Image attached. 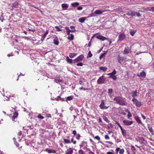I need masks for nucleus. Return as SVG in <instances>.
Instances as JSON below:
<instances>
[{
	"label": "nucleus",
	"mask_w": 154,
	"mask_h": 154,
	"mask_svg": "<svg viewBox=\"0 0 154 154\" xmlns=\"http://www.w3.org/2000/svg\"><path fill=\"white\" fill-rule=\"evenodd\" d=\"M106 78L104 76L100 77L97 80V83L99 84H102L105 83Z\"/></svg>",
	"instance_id": "f257e3e1"
},
{
	"label": "nucleus",
	"mask_w": 154,
	"mask_h": 154,
	"mask_svg": "<svg viewBox=\"0 0 154 154\" xmlns=\"http://www.w3.org/2000/svg\"><path fill=\"white\" fill-rule=\"evenodd\" d=\"M105 103L103 100H101V103L99 105L100 108L102 109H107L109 107V106L105 105Z\"/></svg>",
	"instance_id": "f03ea898"
},
{
	"label": "nucleus",
	"mask_w": 154,
	"mask_h": 154,
	"mask_svg": "<svg viewBox=\"0 0 154 154\" xmlns=\"http://www.w3.org/2000/svg\"><path fill=\"white\" fill-rule=\"evenodd\" d=\"M134 104L137 107H140L141 105V103L137 99L134 98L132 100Z\"/></svg>",
	"instance_id": "7ed1b4c3"
},
{
	"label": "nucleus",
	"mask_w": 154,
	"mask_h": 154,
	"mask_svg": "<svg viewBox=\"0 0 154 154\" xmlns=\"http://www.w3.org/2000/svg\"><path fill=\"white\" fill-rule=\"evenodd\" d=\"M87 146V142L84 141H83L81 142V143L79 145L80 148H83L84 149L86 148Z\"/></svg>",
	"instance_id": "20e7f679"
},
{
	"label": "nucleus",
	"mask_w": 154,
	"mask_h": 154,
	"mask_svg": "<svg viewBox=\"0 0 154 154\" xmlns=\"http://www.w3.org/2000/svg\"><path fill=\"white\" fill-rule=\"evenodd\" d=\"M126 103L125 99L121 97L118 104L124 106L126 105Z\"/></svg>",
	"instance_id": "39448f33"
},
{
	"label": "nucleus",
	"mask_w": 154,
	"mask_h": 154,
	"mask_svg": "<svg viewBox=\"0 0 154 154\" xmlns=\"http://www.w3.org/2000/svg\"><path fill=\"white\" fill-rule=\"evenodd\" d=\"M123 122L124 124V125L126 126L130 125L133 123L132 121L125 120H123Z\"/></svg>",
	"instance_id": "423d86ee"
},
{
	"label": "nucleus",
	"mask_w": 154,
	"mask_h": 154,
	"mask_svg": "<svg viewBox=\"0 0 154 154\" xmlns=\"http://www.w3.org/2000/svg\"><path fill=\"white\" fill-rule=\"evenodd\" d=\"M136 15L138 17L141 16L140 14L139 13L136 12L131 10L130 16H134Z\"/></svg>",
	"instance_id": "0eeeda50"
},
{
	"label": "nucleus",
	"mask_w": 154,
	"mask_h": 154,
	"mask_svg": "<svg viewBox=\"0 0 154 154\" xmlns=\"http://www.w3.org/2000/svg\"><path fill=\"white\" fill-rule=\"evenodd\" d=\"M126 36L124 33H121L119 36V40L120 41L123 40L125 38Z\"/></svg>",
	"instance_id": "6e6552de"
},
{
	"label": "nucleus",
	"mask_w": 154,
	"mask_h": 154,
	"mask_svg": "<svg viewBox=\"0 0 154 154\" xmlns=\"http://www.w3.org/2000/svg\"><path fill=\"white\" fill-rule=\"evenodd\" d=\"M131 52V49L128 47L126 48H125L123 51V54H127Z\"/></svg>",
	"instance_id": "1a4fd4ad"
},
{
	"label": "nucleus",
	"mask_w": 154,
	"mask_h": 154,
	"mask_svg": "<svg viewBox=\"0 0 154 154\" xmlns=\"http://www.w3.org/2000/svg\"><path fill=\"white\" fill-rule=\"evenodd\" d=\"M84 57V55L83 54L79 55L74 60L76 61V62H79L83 59Z\"/></svg>",
	"instance_id": "9d476101"
},
{
	"label": "nucleus",
	"mask_w": 154,
	"mask_h": 154,
	"mask_svg": "<svg viewBox=\"0 0 154 154\" xmlns=\"http://www.w3.org/2000/svg\"><path fill=\"white\" fill-rule=\"evenodd\" d=\"M105 12V10H97L94 11V13L96 14L99 15Z\"/></svg>",
	"instance_id": "9b49d317"
},
{
	"label": "nucleus",
	"mask_w": 154,
	"mask_h": 154,
	"mask_svg": "<svg viewBox=\"0 0 154 154\" xmlns=\"http://www.w3.org/2000/svg\"><path fill=\"white\" fill-rule=\"evenodd\" d=\"M65 29L67 31V35H69V33L70 32H74L75 31V29L72 30H70L69 27H66Z\"/></svg>",
	"instance_id": "f8f14e48"
},
{
	"label": "nucleus",
	"mask_w": 154,
	"mask_h": 154,
	"mask_svg": "<svg viewBox=\"0 0 154 154\" xmlns=\"http://www.w3.org/2000/svg\"><path fill=\"white\" fill-rule=\"evenodd\" d=\"M96 37L97 38L102 41L107 39V38H106L101 35L97 36Z\"/></svg>",
	"instance_id": "ddd939ff"
},
{
	"label": "nucleus",
	"mask_w": 154,
	"mask_h": 154,
	"mask_svg": "<svg viewBox=\"0 0 154 154\" xmlns=\"http://www.w3.org/2000/svg\"><path fill=\"white\" fill-rule=\"evenodd\" d=\"M45 151L49 153H54L56 152V151L55 150L53 149H50L48 148L46 149Z\"/></svg>",
	"instance_id": "4468645a"
},
{
	"label": "nucleus",
	"mask_w": 154,
	"mask_h": 154,
	"mask_svg": "<svg viewBox=\"0 0 154 154\" xmlns=\"http://www.w3.org/2000/svg\"><path fill=\"white\" fill-rule=\"evenodd\" d=\"M117 59L118 62L120 63L122 62L124 60V58L123 57H120L119 55L117 57Z\"/></svg>",
	"instance_id": "2eb2a0df"
},
{
	"label": "nucleus",
	"mask_w": 154,
	"mask_h": 154,
	"mask_svg": "<svg viewBox=\"0 0 154 154\" xmlns=\"http://www.w3.org/2000/svg\"><path fill=\"white\" fill-rule=\"evenodd\" d=\"M132 96L134 98L137 96V91H132L131 92Z\"/></svg>",
	"instance_id": "dca6fc26"
},
{
	"label": "nucleus",
	"mask_w": 154,
	"mask_h": 154,
	"mask_svg": "<svg viewBox=\"0 0 154 154\" xmlns=\"http://www.w3.org/2000/svg\"><path fill=\"white\" fill-rule=\"evenodd\" d=\"M18 113L17 112H15L14 113V115L12 117V121H14L15 119L17 118L18 116Z\"/></svg>",
	"instance_id": "f3484780"
},
{
	"label": "nucleus",
	"mask_w": 154,
	"mask_h": 154,
	"mask_svg": "<svg viewBox=\"0 0 154 154\" xmlns=\"http://www.w3.org/2000/svg\"><path fill=\"white\" fill-rule=\"evenodd\" d=\"M48 30H47L45 33L44 34V35H43L41 38V40L42 41H43L44 40L45 37H46V35L48 34Z\"/></svg>",
	"instance_id": "a211bd4d"
},
{
	"label": "nucleus",
	"mask_w": 154,
	"mask_h": 154,
	"mask_svg": "<svg viewBox=\"0 0 154 154\" xmlns=\"http://www.w3.org/2000/svg\"><path fill=\"white\" fill-rule=\"evenodd\" d=\"M116 73V72L115 69H114L112 72L107 74L108 75H110L109 76H113Z\"/></svg>",
	"instance_id": "6ab92c4d"
},
{
	"label": "nucleus",
	"mask_w": 154,
	"mask_h": 154,
	"mask_svg": "<svg viewBox=\"0 0 154 154\" xmlns=\"http://www.w3.org/2000/svg\"><path fill=\"white\" fill-rule=\"evenodd\" d=\"M146 73L145 72H144V71H143V72H141L140 73V75L138 74L137 75L139 77L140 76L143 77H145L146 76Z\"/></svg>",
	"instance_id": "aec40b11"
},
{
	"label": "nucleus",
	"mask_w": 154,
	"mask_h": 154,
	"mask_svg": "<svg viewBox=\"0 0 154 154\" xmlns=\"http://www.w3.org/2000/svg\"><path fill=\"white\" fill-rule=\"evenodd\" d=\"M148 128L149 131L152 134H153V129L152 127L149 125V124L148 125Z\"/></svg>",
	"instance_id": "412c9836"
},
{
	"label": "nucleus",
	"mask_w": 154,
	"mask_h": 154,
	"mask_svg": "<svg viewBox=\"0 0 154 154\" xmlns=\"http://www.w3.org/2000/svg\"><path fill=\"white\" fill-rule=\"evenodd\" d=\"M62 7L65 10L69 7V5L67 4H63L61 5Z\"/></svg>",
	"instance_id": "4be33fe9"
},
{
	"label": "nucleus",
	"mask_w": 154,
	"mask_h": 154,
	"mask_svg": "<svg viewBox=\"0 0 154 154\" xmlns=\"http://www.w3.org/2000/svg\"><path fill=\"white\" fill-rule=\"evenodd\" d=\"M86 19V18L85 17H82L79 19V21L81 23H83Z\"/></svg>",
	"instance_id": "5701e85b"
},
{
	"label": "nucleus",
	"mask_w": 154,
	"mask_h": 154,
	"mask_svg": "<svg viewBox=\"0 0 154 154\" xmlns=\"http://www.w3.org/2000/svg\"><path fill=\"white\" fill-rule=\"evenodd\" d=\"M54 43L56 45H57L59 44V42L57 38V37L55 38L54 39Z\"/></svg>",
	"instance_id": "b1692460"
},
{
	"label": "nucleus",
	"mask_w": 154,
	"mask_h": 154,
	"mask_svg": "<svg viewBox=\"0 0 154 154\" xmlns=\"http://www.w3.org/2000/svg\"><path fill=\"white\" fill-rule=\"evenodd\" d=\"M135 119L136 121L138 124H142V122L140 120L139 117L137 116H136L135 117Z\"/></svg>",
	"instance_id": "393cba45"
},
{
	"label": "nucleus",
	"mask_w": 154,
	"mask_h": 154,
	"mask_svg": "<svg viewBox=\"0 0 154 154\" xmlns=\"http://www.w3.org/2000/svg\"><path fill=\"white\" fill-rule=\"evenodd\" d=\"M121 97L119 96L117 97L114 99V100L115 101L116 103L118 104L119 101Z\"/></svg>",
	"instance_id": "a878e982"
},
{
	"label": "nucleus",
	"mask_w": 154,
	"mask_h": 154,
	"mask_svg": "<svg viewBox=\"0 0 154 154\" xmlns=\"http://www.w3.org/2000/svg\"><path fill=\"white\" fill-rule=\"evenodd\" d=\"M13 7L15 8H17L18 7V3L15 2L12 4Z\"/></svg>",
	"instance_id": "bb28decb"
},
{
	"label": "nucleus",
	"mask_w": 154,
	"mask_h": 154,
	"mask_svg": "<svg viewBox=\"0 0 154 154\" xmlns=\"http://www.w3.org/2000/svg\"><path fill=\"white\" fill-rule=\"evenodd\" d=\"M73 153V151L72 149H70L67 150V152H66L65 154H72Z\"/></svg>",
	"instance_id": "cd10ccee"
},
{
	"label": "nucleus",
	"mask_w": 154,
	"mask_h": 154,
	"mask_svg": "<svg viewBox=\"0 0 154 154\" xmlns=\"http://www.w3.org/2000/svg\"><path fill=\"white\" fill-rule=\"evenodd\" d=\"M76 54L72 53L69 54V56L70 57L72 58L76 56Z\"/></svg>",
	"instance_id": "c85d7f7f"
},
{
	"label": "nucleus",
	"mask_w": 154,
	"mask_h": 154,
	"mask_svg": "<svg viewBox=\"0 0 154 154\" xmlns=\"http://www.w3.org/2000/svg\"><path fill=\"white\" fill-rule=\"evenodd\" d=\"M99 69L100 70H102L103 72H105L107 69V68L105 67H100Z\"/></svg>",
	"instance_id": "c756f323"
},
{
	"label": "nucleus",
	"mask_w": 154,
	"mask_h": 154,
	"mask_svg": "<svg viewBox=\"0 0 154 154\" xmlns=\"http://www.w3.org/2000/svg\"><path fill=\"white\" fill-rule=\"evenodd\" d=\"M71 5L73 7H76V6H78L79 3L78 2H76L72 3L71 4Z\"/></svg>",
	"instance_id": "7c9ffc66"
},
{
	"label": "nucleus",
	"mask_w": 154,
	"mask_h": 154,
	"mask_svg": "<svg viewBox=\"0 0 154 154\" xmlns=\"http://www.w3.org/2000/svg\"><path fill=\"white\" fill-rule=\"evenodd\" d=\"M66 60L67 61V62L69 63H72V60L71 59H70L67 56L66 57Z\"/></svg>",
	"instance_id": "2f4dec72"
},
{
	"label": "nucleus",
	"mask_w": 154,
	"mask_h": 154,
	"mask_svg": "<svg viewBox=\"0 0 154 154\" xmlns=\"http://www.w3.org/2000/svg\"><path fill=\"white\" fill-rule=\"evenodd\" d=\"M137 31L135 30H133L130 32V34L132 36H133L134 34Z\"/></svg>",
	"instance_id": "473e14b6"
},
{
	"label": "nucleus",
	"mask_w": 154,
	"mask_h": 154,
	"mask_svg": "<svg viewBox=\"0 0 154 154\" xmlns=\"http://www.w3.org/2000/svg\"><path fill=\"white\" fill-rule=\"evenodd\" d=\"M73 96H70L69 97H68L66 98V101H67V100H72L73 98Z\"/></svg>",
	"instance_id": "72a5a7b5"
},
{
	"label": "nucleus",
	"mask_w": 154,
	"mask_h": 154,
	"mask_svg": "<svg viewBox=\"0 0 154 154\" xmlns=\"http://www.w3.org/2000/svg\"><path fill=\"white\" fill-rule=\"evenodd\" d=\"M121 130L122 135L124 136H125L126 134V130L123 129L122 128Z\"/></svg>",
	"instance_id": "f704fd0d"
},
{
	"label": "nucleus",
	"mask_w": 154,
	"mask_h": 154,
	"mask_svg": "<svg viewBox=\"0 0 154 154\" xmlns=\"http://www.w3.org/2000/svg\"><path fill=\"white\" fill-rule=\"evenodd\" d=\"M64 142L66 143H70V141L69 140L67 139H63Z\"/></svg>",
	"instance_id": "c9c22d12"
},
{
	"label": "nucleus",
	"mask_w": 154,
	"mask_h": 154,
	"mask_svg": "<svg viewBox=\"0 0 154 154\" xmlns=\"http://www.w3.org/2000/svg\"><path fill=\"white\" fill-rule=\"evenodd\" d=\"M57 99L58 100H60L62 101H66V100H65V99L64 98H61L60 96H58L57 97Z\"/></svg>",
	"instance_id": "e433bc0d"
},
{
	"label": "nucleus",
	"mask_w": 154,
	"mask_h": 154,
	"mask_svg": "<svg viewBox=\"0 0 154 154\" xmlns=\"http://www.w3.org/2000/svg\"><path fill=\"white\" fill-rule=\"evenodd\" d=\"M69 36H68V38L69 39L72 40L73 39L74 36L72 34H69Z\"/></svg>",
	"instance_id": "4c0bfd02"
},
{
	"label": "nucleus",
	"mask_w": 154,
	"mask_h": 154,
	"mask_svg": "<svg viewBox=\"0 0 154 154\" xmlns=\"http://www.w3.org/2000/svg\"><path fill=\"white\" fill-rule=\"evenodd\" d=\"M92 56V54H91V52L89 51L88 53L87 56V58L91 57Z\"/></svg>",
	"instance_id": "58836bf2"
},
{
	"label": "nucleus",
	"mask_w": 154,
	"mask_h": 154,
	"mask_svg": "<svg viewBox=\"0 0 154 154\" xmlns=\"http://www.w3.org/2000/svg\"><path fill=\"white\" fill-rule=\"evenodd\" d=\"M37 118L42 119H44V117L42 116L40 114H38Z\"/></svg>",
	"instance_id": "ea45409f"
},
{
	"label": "nucleus",
	"mask_w": 154,
	"mask_h": 154,
	"mask_svg": "<svg viewBox=\"0 0 154 154\" xmlns=\"http://www.w3.org/2000/svg\"><path fill=\"white\" fill-rule=\"evenodd\" d=\"M106 53L102 54L100 57V59H101L103 57H104L106 55Z\"/></svg>",
	"instance_id": "a19ab883"
},
{
	"label": "nucleus",
	"mask_w": 154,
	"mask_h": 154,
	"mask_svg": "<svg viewBox=\"0 0 154 154\" xmlns=\"http://www.w3.org/2000/svg\"><path fill=\"white\" fill-rule=\"evenodd\" d=\"M109 78H111L112 79L114 80H116L117 79V77L115 75H114L113 76H109Z\"/></svg>",
	"instance_id": "79ce46f5"
},
{
	"label": "nucleus",
	"mask_w": 154,
	"mask_h": 154,
	"mask_svg": "<svg viewBox=\"0 0 154 154\" xmlns=\"http://www.w3.org/2000/svg\"><path fill=\"white\" fill-rule=\"evenodd\" d=\"M103 119H104V121L106 122H109V120L108 119V118L106 116H104V117H103Z\"/></svg>",
	"instance_id": "37998d69"
},
{
	"label": "nucleus",
	"mask_w": 154,
	"mask_h": 154,
	"mask_svg": "<svg viewBox=\"0 0 154 154\" xmlns=\"http://www.w3.org/2000/svg\"><path fill=\"white\" fill-rule=\"evenodd\" d=\"M79 154H85V153L82 150L80 149L79 151Z\"/></svg>",
	"instance_id": "c03bdc74"
},
{
	"label": "nucleus",
	"mask_w": 154,
	"mask_h": 154,
	"mask_svg": "<svg viewBox=\"0 0 154 154\" xmlns=\"http://www.w3.org/2000/svg\"><path fill=\"white\" fill-rule=\"evenodd\" d=\"M113 90L112 89H108V94H111L112 93Z\"/></svg>",
	"instance_id": "a18cd8bd"
},
{
	"label": "nucleus",
	"mask_w": 154,
	"mask_h": 154,
	"mask_svg": "<svg viewBox=\"0 0 154 154\" xmlns=\"http://www.w3.org/2000/svg\"><path fill=\"white\" fill-rule=\"evenodd\" d=\"M124 152V150L123 149H120L119 151V153L120 154H123Z\"/></svg>",
	"instance_id": "49530a36"
},
{
	"label": "nucleus",
	"mask_w": 154,
	"mask_h": 154,
	"mask_svg": "<svg viewBox=\"0 0 154 154\" xmlns=\"http://www.w3.org/2000/svg\"><path fill=\"white\" fill-rule=\"evenodd\" d=\"M55 28L56 29L57 31H61V29L58 26H56L55 27Z\"/></svg>",
	"instance_id": "de8ad7c7"
},
{
	"label": "nucleus",
	"mask_w": 154,
	"mask_h": 154,
	"mask_svg": "<svg viewBox=\"0 0 154 154\" xmlns=\"http://www.w3.org/2000/svg\"><path fill=\"white\" fill-rule=\"evenodd\" d=\"M94 137V139L97 140H100V138L98 136H97Z\"/></svg>",
	"instance_id": "09e8293b"
},
{
	"label": "nucleus",
	"mask_w": 154,
	"mask_h": 154,
	"mask_svg": "<svg viewBox=\"0 0 154 154\" xmlns=\"http://www.w3.org/2000/svg\"><path fill=\"white\" fill-rule=\"evenodd\" d=\"M127 116L128 117V119H129L130 117H131L132 116V115L131 114V113H130L129 111V112H128V115Z\"/></svg>",
	"instance_id": "8fccbe9b"
},
{
	"label": "nucleus",
	"mask_w": 154,
	"mask_h": 154,
	"mask_svg": "<svg viewBox=\"0 0 154 154\" xmlns=\"http://www.w3.org/2000/svg\"><path fill=\"white\" fill-rule=\"evenodd\" d=\"M105 138L106 140H109L110 139L109 137L107 135L105 136Z\"/></svg>",
	"instance_id": "3c124183"
},
{
	"label": "nucleus",
	"mask_w": 154,
	"mask_h": 154,
	"mask_svg": "<svg viewBox=\"0 0 154 154\" xmlns=\"http://www.w3.org/2000/svg\"><path fill=\"white\" fill-rule=\"evenodd\" d=\"M81 136L79 134H78L77 135V136L76 137V138L77 139L79 140L80 139V137Z\"/></svg>",
	"instance_id": "603ef678"
},
{
	"label": "nucleus",
	"mask_w": 154,
	"mask_h": 154,
	"mask_svg": "<svg viewBox=\"0 0 154 154\" xmlns=\"http://www.w3.org/2000/svg\"><path fill=\"white\" fill-rule=\"evenodd\" d=\"M131 10L129 11H128L126 13V14L127 15L129 16H130L131 15Z\"/></svg>",
	"instance_id": "864d4df0"
},
{
	"label": "nucleus",
	"mask_w": 154,
	"mask_h": 154,
	"mask_svg": "<svg viewBox=\"0 0 154 154\" xmlns=\"http://www.w3.org/2000/svg\"><path fill=\"white\" fill-rule=\"evenodd\" d=\"M71 142L72 143H73L74 144H76V141H75V140L74 141V139H73V138L71 139Z\"/></svg>",
	"instance_id": "5fc2aeb1"
},
{
	"label": "nucleus",
	"mask_w": 154,
	"mask_h": 154,
	"mask_svg": "<svg viewBox=\"0 0 154 154\" xmlns=\"http://www.w3.org/2000/svg\"><path fill=\"white\" fill-rule=\"evenodd\" d=\"M94 14L93 13H91V14H90L89 16H88L87 18H89L90 17H93L94 16Z\"/></svg>",
	"instance_id": "6e6d98bb"
},
{
	"label": "nucleus",
	"mask_w": 154,
	"mask_h": 154,
	"mask_svg": "<svg viewBox=\"0 0 154 154\" xmlns=\"http://www.w3.org/2000/svg\"><path fill=\"white\" fill-rule=\"evenodd\" d=\"M94 14L93 13H91V14H90L89 16H88L87 18H89L90 17H93L94 16Z\"/></svg>",
	"instance_id": "4d7b16f0"
},
{
	"label": "nucleus",
	"mask_w": 154,
	"mask_h": 154,
	"mask_svg": "<svg viewBox=\"0 0 154 154\" xmlns=\"http://www.w3.org/2000/svg\"><path fill=\"white\" fill-rule=\"evenodd\" d=\"M116 124H117L118 126L119 127L120 129H122V126H121L120 124L119 123H118V122H116Z\"/></svg>",
	"instance_id": "13d9d810"
},
{
	"label": "nucleus",
	"mask_w": 154,
	"mask_h": 154,
	"mask_svg": "<svg viewBox=\"0 0 154 154\" xmlns=\"http://www.w3.org/2000/svg\"><path fill=\"white\" fill-rule=\"evenodd\" d=\"M83 63H78L77 64V66H83Z\"/></svg>",
	"instance_id": "bf43d9fd"
},
{
	"label": "nucleus",
	"mask_w": 154,
	"mask_h": 154,
	"mask_svg": "<svg viewBox=\"0 0 154 154\" xmlns=\"http://www.w3.org/2000/svg\"><path fill=\"white\" fill-rule=\"evenodd\" d=\"M120 149L119 148H117L116 149V152L117 154H118V152L120 150Z\"/></svg>",
	"instance_id": "052dcab7"
},
{
	"label": "nucleus",
	"mask_w": 154,
	"mask_h": 154,
	"mask_svg": "<svg viewBox=\"0 0 154 154\" xmlns=\"http://www.w3.org/2000/svg\"><path fill=\"white\" fill-rule=\"evenodd\" d=\"M72 133L74 135H76L77 134L76 131L75 130H74L72 131Z\"/></svg>",
	"instance_id": "680f3d73"
},
{
	"label": "nucleus",
	"mask_w": 154,
	"mask_h": 154,
	"mask_svg": "<svg viewBox=\"0 0 154 154\" xmlns=\"http://www.w3.org/2000/svg\"><path fill=\"white\" fill-rule=\"evenodd\" d=\"M79 90H84V91H85V90H86V89L85 88H84L83 87H81V88H79Z\"/></svg>",
	"instance_id": "e2e57ef3"
},
{
	"label": "nucleus",
	"mask_w": 154,
	"mask_h": 154,
	"mask_svg": "<svg viewBox=\"0 0 154 154\" xmlns=\"http://www.w3.org/2000/svg\"><path fill=\"white\" fill-rule=\"evenodd\" d=\"M14 143L17 146H18L19 145V144L17 141L14 142Z\"/></svg>",
	"instance_id": "0e129e2a"
},
{
	"label": "nucleus",
	"mask_w": 154,
	"mask_h": 154,
	"mask_svg": "<svg viewBox=\"0 0 154 154\" xmlns=\"http://www.w3.org/2000/svg\"><path fill=\"white\" fill-rule=\"evenodd\" d=\"M83 8L81 7H79L77 8L78 10H81Z\"/></svg>",
	"instance_id": "69168bd1"
},
{
	"label": "nucleus",
	"mask_w": 154,
	"mask_h": 154,
	"mask_svg": "<svg viewBox=\"0 0 154 154\" xmlns=\"http://www.w3.org/2000/svg\"><path fill=\"white\" fill-rule=\"evenodd\" d=\"M141 116L143 118V119L144 120H145V119H146V118L145 116H144L142 114H141Z\"/></svg>",
	"instance_id": "338daca9"
},
{
	"label": "nucleus",
	"mask_w": 154,
	"mask_h": 154,
	"mask_svg": "<svg viewBox=\"0 0 154 154\" xmlns=\"http://www.w3.org/2000/svg\"><path fill=\"white\" fill-rule=\"evenodd\" d=\"M99 122L100 123H102V120L99 117Z\"/></svg>",
	"instance_id": "774afa93"
}]
</instances>
